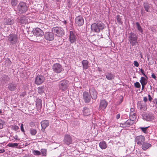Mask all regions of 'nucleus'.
Listing matches in <instances>:
<instances>
[{
    "mask_svg": "<svg viewBox=\"0 0 157 157\" xmlns=\"http://www.w3.org/2000/svg\"><path fill=\"white\" fill-rule=\"evenodd\" d=\"M104 27V25L101 21H99L97 23H94L91 25V29L92 31L99 33L101 30H102Z\"/></svg>",
    "mask_w": 157,
    "mask_h": 157,
    "instance_id": "f257e3e1",
    "label": "nucleus"
},
{
    "mask_svg": "<svg viewBox=\"0 0 157 157\" xmlns=\"http://www.w3.org/2000/svg\"><path fill=\"white\" fill-rule=\"evenodd\" d=\"M129 41L132 46L136 45L138 43L137 35L135 33L131 32L129 34Z\"/></svg>",
    "mask_w": 157,
    "mask_h": 157,
    "instance_id": "f03ea898",
    "label": "nucleus"
},
{
    "mask_svg": "<svg viewBox=\"0 0 157 157\" xmlns=\"http://www.w3.org/2000/svg\"><path fill=\"white\" fill-rule=\"evenodd\" d=\"M7 39L11 45L16 44L18 42L17 36L15 34H11L7 37Z\"/></svg>",
    "mask_w": 157,
    "mask_h": 157,
    "instance_id": "7ed1b4c3",
    "label": "nucleus"
},
{
    "mask_svg": "<svg viewBox=\"0 0 157 157\" xmlns=\"http://www.w3.org/2000/svg\"><path fill=\"white\" fill-rule=\"evenodd\" d=\"M52 31L56 36L58 37L62 36L64 34V30L61 27H53Z\"/></svg>",
    "mask_w": 157,
    "mask_h": 157,
    "instance_id": "20e7f679",
    "label": "nucleus"
},
{
    "mask_svg": "<svg viewBox=\"0 0 157 157\" xmlns=\"http://www.w3.org/2000/svg\"><path fill=\"white\" fill-rule=\"evenodd\" d=\"M59 90L62 91H64L67 90L69 86V82L66 80L60 81L59 83Z\"/></svg>",
    "mask_w": 157,
    "mask_h": 157,
    "instance_id": "39448f33",
    "label": "nucleus"
},
{
    "mask_svg": "<svg viewBox=\"0 0 157 157\" xmlns=\"http://www.w3.org/2000/svg\"><path fill=\"white\" fill-rule=\"evenodd\" d=\"M17 9L20 13L25 12L28 10V7L26 3L23 2H20L17 6Z\"/></svg>",
    "mask_w": 157,
    "mask_h": 157,
    "instance_id": "423d86ee",
    "label": "nucleus"
},
{
    "mask_svg": "<svg viewBox=\"0 0 157 157\" xmlns=\"http://www.w3.org/2000/svg\"><path fill=\"white\" fill-rule=\"evenodd\" d=\"M52 69L54 72L59 73L63 70V68L61 65L58 63H56L53 64Z\"/></svg>",
    "mask_w": 157,
    "mask_h": 157,
    "instance_id": "0eeeda50",
    "label": "nucleus"
},
{
    "mask_svg": "<svg viewBox=\"0 0 157 157\" xmlns=\"http://www.w3.org/2000/svg\"><path fill=\"white\" fill-rule=\"evenodd\" d=\"M63 142L66 145H69L72 144L73 142L72 137L69 134H66L64 136Z\"/></svg>",
    "mask_w": 157,
    "mask_h": 157,
    "instance_id": "6e6552de",
    "label": "nucleus"
},
{
    "mask_svg": "<svg viewBox=\"0 0 157 157\" xmlns=\"http://www.w3.org/2000/svg\"><path fill=\"white\" fill-rule=\"evenodd\" d=\"M144 119L147 121H151L154 120V117L152 113H145L143 116Z\"/></svg>",
    "mask_w": 157,
    "mask_h": 157,
    "instance_id": "1a4fd4ad",
    "label": "nucleus"
},
{
    "mask_svg": "<svg viewBox=\"0 0 157 157\" xmlns=\"http://www.w3.org/2000/svg\"><path fill=\"white\" fill-rule=\"evenodd\" d=\"M76 35L75 32L72 31H70L69 34V39L71 43L73 44L76 41Z\"/></svg>",
    "mask_w": 157,
    "mask_h": 157,
    "instance_id": "9d476101",
    "label": "nucleus"
},
{
    "mask_svg": "<svg viewBox=\"0 0 157 157\" xmlns=\"http://www.w3.org/2000/svg\"><path fill=\"white\" fill-rule=\"evenodd\" d=\"M44 38L47 40H53L54 38V33L53 32H46L45 33Z\"/></svg>",
    "mask_w": 157,
    "mask_h": 157,
    "instance_id": "9b49d317",
    "label": "nucleus"
},
{
    "mask_svg": "<svg viewBox=\"0 0 157 157\" xmlns=\"http://www.w3.org/2000/svg\"><path fill=\"white\" fill-rule=\"evenodd\" d=\"M45 80L44 77L42 75H38L35 78V83L37 85L41 84Z\"/></svg>",
    "mask_w": 157,
    "mask_h": 157,
    "instance_id": "f8f14e48",
    "label": "nucleus"
},
{
    "mask_svg": "<svg viewBox=\"0 0 157 157\" xmlns=\"http://www.w3.org/2000/svg\"><path fill=\"white\" fill-rule=\"evenodd\" d=\"M137 105L138 108L140 110L142 111H145L147 109V104L146 103L140 101H138Z\"/></svg>",
    "mask_w": 157,
    "mask_h": 157,
    "instance_id": "ddd939ff",
    "label": "nucleus"
},
{
    "mask_svg": "<svg viewBox=\"0 0 157 157\" xmlns=\"http://www.w3.org/2000/svg\"><path fill=\"white\" fill-rule=\"evenodd\" d=\"M108 105V102L105 100H102L100 101L99 109L100 110H103L105 109Z\"/></svg>",
    "mask_w": 157,
    "mask_h": 157,
    "instance_id": "4468645a",
    "label": "nucleus"
},
{
    "mask_svg": "<svg viewBox=\"0 0 157 157\" xmlns=\"http://www.w3.org/2000/svg\"><path fill=\"white\" fill-rule=\"evenodd\" d=\"M145 140V138L144 136L142 135L137 136L135 140V141L137 144L139 145H141L144 142Z\"/></svg>",
    "mask_w": 157,
    "mask_h": 157,
    "instance_id": "2eb2a0df",
    "label": "nucleus"
},
{
    "mask_svg": "<svg viewBox=\"0 0 157 157\" xmlns=\"http://www.w3.org/2000/svg\"><path fill=\"white\" fill-rule=\"evenodd\" d=\"M133 123V121H132L130 119H128L124 123H121L120 126L121 127L127 128L129 127Z\"/></svg>",
    "mask_w": 157,
    "mask_h": 157,
    "instance_id": "dca6fc26",
    "label": "nucleus"
},
{
    "mask_svg": "<svg viewBox=\"0 0 157 157\" xmlns=\"http://www.w3.org/2000/svg\"><path fill=\"white\" fill-rule=\"evenodd\" d=\"M33 33L35 36H42L44 34L43 31L40 29L36 28L33 30Z\"/></svg>",
    "mask_w": 157,
    "mask_h": 157,
    "instance_id": "f3484780",
    "label": "nucleus"
},
{
    "mask_svg": "<svg viewBox=\"0 0 157 157\" xmlns=\"http://www.w3.org/2000/svg\"><path fill=\"white\" fill-rule=\"evenodd\" d=\"M89 92L91 98L93 99H96L97 97V92L94 88H91L90 89Z\"/></svg>",
    "mask_w": 157,
    "mask_h": 157,
    "instance_id": "a211bd4d",
    "label": "nucleus"
},
{
    "mask_svg": "<svg viewBox=\"0 0 157 157\" xmlns=\"http://www.w3.org/2000/svg\"><path fill=\"white\" fill-rule=\"evenodd\" d=\"M83 97L84 101L86 103L89 102L91 99V97L90 95L86 91H85L83 92Z\"/></svg>",
    "mask_w": 157,
    "mask_h": 157,
    "instance_id": "6ab92c4d",
    "label": "nucleus"
},
{
    "mask_svg": "<svg viewBox=\"0 0 157 157\" xmlns=\"http://www.w3.org/2000/svg\"><path fill=\"white\" fill-rule=\"evenodd\" d=\"M75 22L76 24L79 26H82L84 23V20L81 16L76 17L75 19Z\"/></svg>",
    "mask_w": 157,
    "mask_h": 157,
    "instance_id": "aec40b11",
    "label": "nucleus"
},
{
    "mask_svg": "<svg viewBox=\"0 0 157 157\" xmlns=\"http://www.w3.org/2000/svg\"><path fill=\"white\" fill-rule=\"evenodd\" d=\"M19 22L22 25H25L28 23V17L23 16L20 17Z\"/></svg>",
    "mask_w": 157,
    "mask_h": 157,
    "instance_id": "412c9836",
    "label": "nucleus"
},
{
    "mask_svg": "<svg viewBox=\"0 0 157 157\" xmlns=\"http://www.w3.org/2000/svg\"><path fill=\"white\" fill-rule=\"evenodd\" d=\"M40 124L42 129L45 130L46 127L48 126L49 122L48 120H44L42 121Z\"/></svg>",
    "mask_w": 157,
    "mask_h": 157,
    "instance_id": "4be33fe9",
    "label": "nucleus"
},
{
    "mask_svg": "<svg viewBox=\"0 0 157 157\" xmlns=\"http://www.w3.org/2000/svg\"><path fill=\"white\" fill-rule=\"evenodd\" d=\"M17 86V84L16 83L11 82L9 84L8 89L11 91L15 90Z\"/></svg>",
    "mask_w": 157,
    "mask_h": 157,
    "instance_id": "5701e85b",
    "label": "nucleus"
},
{
    "mask_svg": "<svg viewBox=\"0 0 157 157\" xmlns=\"http://www.w3.org/2000/svg\"><path fill=\"white\" fill-rule=\"evenodd\" d=\"M13 23V20L11 18H6L4 20L5 25H12Z\"/></svg>",
    "mask_w": 157,
    "mask_h": 157,
    "instance_id": "b1692460",
    "label": "nucleus"
},
{
    "mask_svg": "<svg viewBox=\"0 0 157 157\" xmlns=\"http://www.w3.org/2000/svg\"><path fill=\"white\" fill-rule=\"evenodd\" d=\"M151 146V144L145 142L143 143L142 145V148L144 150H146Z\"/></svg>",
    "mask_w": 157,
    "mask_h": 157,
    "instance_id": "393cba45",
    "label": "nucleus"
},
{
    "mask_svg": "<svg viewBox=\"0 0 157 157\" xmlns=\"http://www.w3.org/2000/svg\"><path fill=\"white\" fill-rule=\"evenodd\" d=\"M99 146L102 149H105L107 148V145L105 141H102L99 143Z\"/></svg>",
    "mask_w": 157,
    "mask_h": 157,
    "instance_id": "a878e982",
    "label": "nucleus"
},
{
    "mask_svg": "<svg viewBox=\"0 0 157 157\" xmlns=\"http://www.w3.org/2000/svg\"><path fill=\"white\" fill-rule=\"evenodd\" d=\"M115 75L112 74L111 72H107L106 75V78L109 80H111L112 79L114 78Z\"/></svg>",
    "mask_w": 157,
    "mask_h": 157,
    "instance_id": "bb28decb",
    "label": "nucleus"
},
{
    "mask_svg": "<svg viewBox=\"0 0 157 157\" xmlns=\"http://www.w3.org/2000/svg\"><path fill=\"white\" fill-rule=\"evenodd\" d=\"M82 64L83 69L86 70L89 67L88 62L86 60H83L82 61Z\"/></svg>",
    "mask_w": 157,
    "mask_h": 157,
    "instance_id": "cd10ccee",
    "label": "nucleus"
},
{
    "mask_svg": "<svg viewBox=\"0 0 157 157\" xmlns=\"http://www.w3.org/2000/svg\"><path fill=\"white\" fill-rule=\"evenodd\" d=\"M136 25L138 30L141 33H143V29L140 23L138 22H136Z\"/></svg>",
    "mask_w": 157,
    "mask_h": 157,
    "instance_id": "c85d7f7f",
    "label": "nucleus"
},
{
    "mask_svg": "<svg viewBox=\"0 0 157 157\" xmlns=\"http://www.w3.org/2000/svg\"><path fill=\"white\" fill-rule=\"evenodd\" d=\"M136 114H133L132 115H131L130 114V119L132 121H133V123H134V121L136 120Z\"/></svg>",
    "mask_w": 157,
    "mask_h": 157,
    "instance_id": "c756f323",
    "label": "nucleus"
},
{
    "mask_svg": "<svg viewBox=\"0 0 157 157\" xmlns=\"http://www.w3.org/2000/svg\"><path fill=\"white\" fill-rule=\"evenodd\" d=\"M140 81L141 84L146 85L147 83L146 79L143 77H141Z\"/></svg>",
    "mask_w": 157,
    "mask_h": 157,
    "instance_id": "7c9ffc66",
    "label": "nucleus"
},
{
    "mask_svg": "<svg viewBox=\"0 0 157 157\" xmlns=\"http://www.w3.org/2000/svg\"><path fill=\"white\" fill-rule=\"evenodd\" d=\"M18 144L17 143H10L7 145L9 147H17L18 146Z\"/></svg>",
    "mask_w": 157,
    "mask_h": 157,
    "instance_id": "2f4dec72",
    "label": "nucleus"
},
{
    "mask_svg": "<svg viewBox=\"0 0 157 157\" xmlns=\"http://www.w3.org/2000/svg\"><path fill=\"white\" fill-rule=\"evenodd\" d=\"M144 6L145 10L147 12H148V10L150 8V6L149 4L147 3H144Z\"/></svg>",
    "mask_w": 157,
    "mask_h": 157,
    "instance_id": "473e14b6",
    "label": "nucleus"
},
{
    "mask_svg": "<svg viewBox=\"0 0 157 157\" xmlns=\"http://www.w3.org/2000/svg\"><path fill=\"white\" fill-rule=\"evenodd\" d=\"M10 3L13 6H15L17 4V0H10Z\"/></svg>",
    "mask_w": 157,
    "mask_h": 157,
    "instance_id": "72a5a7b5",
    "label": "nucleus"
},
{
    "mask_svg": "<svg viewBox=\"0 0 157 157\" xmlns=\"http://www.w3.org/2000/svg\"><path fill=\"white\" fill-rule=\"evenodd\" d=\"M37 89L38 93L40 94H41L44 92V89H43V87L42 86L38 87Z\"/></svg>",
    "mask_w": 157,
    "mask_h": 157,
    "instance_id": "f704fd0d",
    "label": "nucleus"
},
{
    "mask_svg": "<svg viewBox=\"0 0 157 157\" xmlns=\"http://www.w3.org/2000/svg\"><path fill=\"white\" fill-rule=\"evenodd\" d=\"M148 127H140V128L141 129V130L144 133L146 134L147 132V129Z\"/></svg>",
    "mask_w": 157,
    "mask_h": 157,
    "instance_id": "c9c22d12",
    "label": "nucleus"
},
{
    "mask_svg": "<svg viewBox=\"0 0 157 157\" xmlns=\"http://www.w3.org/2000/svg\"><path fill=\"white\" fill-rule=\"evenodd\" d=\"M30 132L31 134L32 135L34 136L36 134L37 131L35 129H31L30 130Z\"/></svg>",
    "mask_w": 157,
    "mask_h": 157,
    "instance_id": "e433bc0d",
    "label": "nucleus"
},
{
    "mask_svg": "<svg viewBox=\"0 0 157 157\" xmlns=\"http://www.w3.org/2000/svg\"><path fill=\"white\" fill-rule=\"evenodd\" d=\"M42 156H46L47 154V150L45 149H42L41 150V152Z\"/></svg>",
    "mask_w": 157,
    "mask_h": 157,
    "instance_id": "4c0bfd02",
    "label": "nucleus"
},
{
    "mask_svg": "<svg viewBox=\"0 0 157 157\" xmlns=\"http://www.w3.org/2000/svg\"><path fill=\"white\" fill-rule=\"evenodd\" d=\"M33 153L34 155H39L41 154V152L38 150H34L33 151Z\"/></svg>",
    "mask_w": 157,
    "mask_h": 157,
    "instance_id": "58836bf2",
    "label": "nucleus"
},
{
    "mask_svg": "<svg viewBox=\"0 0 157 157\" xmlns=\"http://www.w3.org/2000/svg\"><path fill=\"white\" fill-rule=\"evenodd\" d=\"M136 114V111L135 109L133 108H131V109L130 112V114L131 115H132L133 114Z\"/></svg>",
    "mask_w": 157,
    "mask_h": 157,
    "instance_id": "ea45409f",
    "label": "nucleus"
},
{
    "mask_svg": "<svg viewBox=\"0 0 157 157\" xmlns=\"http://www.w3.org/2000/svg\"><path fill=\"white\" fill-rule=\"evenodd\" d=\"M12 129L15 131H17L19 129V127L15 125H12L11 126Z\"/></svg>",
    "mask_w": 157,
    "mask_h": 157,
    "instance_id": "a19ab883",
    "label": "nucleus"
},
{
    "mask_svg": "<svg viewBox=\"0 0 157 157\" xmlns=\"http://www.w3.org/2000/svg\"><path fill=\"white\" fill-rule=\"evenodd\" d=\"M4 123L5 122L3 121L0 120V129H2L3 128Z\"/></svg>",
    "mask_w": 157,
    "mask_h": 157,
    "instance_id": "79ce46f5",
    "label": "nucleus"
},
{
    "mask_svg": "<svg viewBox=\"0 0 157 157\" xmlns=\"http://www.w3.org/2000/svg\"><path fill=\"white\" fill-rule=\"evenodd\" d=\"M116 19L117 22H118L119 23H121V19L119 15H117V16Z\"/></svg>",
    "mask_w": 157,
    "mask_h": 157,
    "instance_id": "37998d69",
    "label": "nucleus"
},
{
    "mask_svg": "<svg viewBox=\"0 0 157 157\" xmlns=\"http://www.w3.org/2000/svg\"><path fill=\"white\" fill-rule=\"evenodd\" d=\"M134 86L137 88H139L140 87V85L138 82H136L134 83Z\"/></svg>",
    "mask_w": 157,
    "mask_h": 157,
    "instance_id": "c03bdc74",
    "label": "nucleus"
},
{
    "mask_svg": "<svg viewBox=\"0 0 157 157\" xmlns=\"http://www.w3.org/2000/svg\"><path fill=\"white\" fill-rule=\"evenodd\" d=\"M11 62L8 59L6 61V64L7 65H10L11 64Z\"/></svg>",
    "mask_w": 157,
    "mask_h": 157,
    "instance_id": "a18cd8bd",
    "label": "nucleus"
},
{
    "mask_svg": "<svg viewBox=\"0 0 157 157\" xmlns=\"http://www.w3.org/2000/svg\"><path fill=\"white\" fill-rule=\"evenodd\" d=\"M21 131L23 132H25V131L24 129V125L23 124H21L20 127Z\"/></svg>",
    "mask_w": 157,
    "mask_h": 157,
    "instance_id": "49530a36",
    "label": "nucleus"
},
{
    "mask_svg": "<svg viewBox=\"0 0 157 157\" xmlns=\"http://www.w3.org/2000/svg\"><path fill=\"white\" fill-rule=\"evenodd\" d=\"M134 65L136 67H138L139 66V64L138 62L136 61H134Z\"/></svg>",
    "mask_w": 157,
    "mask_h": 157,
    "instance_id": "de8ad7c7",
    "label": "nucleus"
},
{
    "mask_svg": "<svg viewBox=\"0 0 157 157\" xmlns=\"http://www.w3.org/2000/svg\"><path fill=\"white\" fill-rule=\"evenodd\" d=\"M9 2V0H3V2L6 4H7Z\"/></svg>",
    "mask_w": 157,
    "mask_h": 157,
    "instance_id": "09e8293b",
    "label": "nucleus"
},
{
    "mask_svg": "<svg viewBox=\"0 0 157 157\" xmlns=\"http://www.w3.org/2000/svg\"><path fill=\"white\" fill-rule=\"evenodd\" d=\"M13 138L16 140H19V139H18V136L17 135H16L14 136H13Z\"/></svg>",
    "mask_w": 157,
    "mask_h": 157,
    "instance_id": "8fccbe9b",
    "label": "nucleus"
},
{
    "mask_svg": "<svg viewBox=\"0 0 157 157\" xmlns=\"http://www.w3.org/2000/svg\"><path fill=\"white\" fill-rule=\"evenodd\" d=\"M148 97L149 101H151L152 99V97H151V96L149 94L148 95Z\"/></svg>",
    "mask_w": 157,
    "mask_h": 157,
    "instance_id": "3c124183",
    "label": "nucleus"
},
{
    "mask_svg": "<svg viewBox=\"0 0 157 157\" xmlns=\"http://www.w3.org/2000/svg\"><path fill=\"white\" fill-rule=\"evenodd\" d=\"M143 100H144V102L145 103L147 101V98L146 97H144Z\"/></svg>",
    "mask_w": 157,
    "mask_h": 157,
    "instance_id": "603ef678",
    "label": "nucleus"
},
{
    "mask_svg": "<svg viewBox=\"0 0 157 157\" xmlns=\"http://www.w3.org/2000/svg\"><path fill=\"white\" fill-rule=\"evenodd\" d=\"M5 152V149H0V153H2Z\"/></svg>",
    "mask_w": 157,
    "mask_h": 157,
    "instance_id": "864d4df0",
    "label": "nucleus"
},
{
    "mask_svg": "<svg viewBox=\"0 0 157 157\" xmlns=\"http://www.w3.org/2000/svg\"><path fill=\"white\" fill-rule=\"evenodd\" d=\"M140 71L142 73L143 75L146 76V75H145L144 73V71L143 69H140Z\"/></svg>",
    "mask_w": 157,
    "mask_h": 157,
    "instance_id": "5fc2aeb1",
    "label": "nucleus"
},
{
    "mask_svg": "<svg viewBox=\"0 0 157 157\" xmlns=\"http://www.w3.org/2000/svg\"><path fill=\"white\" fill-rule=\"evenodd\" d=\"M151 77L152 78H153L154 79H156V77L154 73H153L152 74Z\"/></svg>",
    "mask_w": 157,
    "mask_h": 157,
    "instance_id": "6e6d98bb",
    "label": "nucleus"
},
{
    "mask_svg": "<svg viewBox=\"0 0 157 157\" xmlns=\"http://www.w3.org/2000/svg\"><path fill=\"white\" fill-rule=\"evenodd\" d=\"M151 30L153 32H154L156 31L155 29L154 28V27H152L151 28Z\"/></svg>",
    "mask_w": 157,
    "mask_h": 157,
    "instance_id": "4d7b16f0",
    "label": "nucleus"
},
{
    "mask_svg": "<svg viewBox=\"0 0 157 157\" xmlns=\"http://www.w3.org/2000/svg\"><path fill=\"white\" fill-rule=\"evenodd\" d=\"M120 114H117V116H116V118L117 119H119L120 117Z\"/></svg>",
    "mask_w": 157,
    "mask_h": 157,
    "instance_id": "13d9d810",
    "label": "nucleus"
},
{
    "mask_svg": "<svg viewBox=\"0 0 157 157\" xmlns=\"http://www.w3.org/2000/svg\"><path fill=\"white\" fill-rule=\"evenodd\" d=\"M97 69L98 71L100 72L102 71V70L101 68L98 67Z\"/></svg>",
    "mask_w": 157,
    "mask_h": 157,
    "instance_id": "bf43d9fd",
    "label": "nucleus"
},
{
    "mask_svg": "<svg viewBox=\"0 0 157 157\" xmlns=\"http://www.w3.org/2000/svg\"><path fill=\"white\" fill-rule=\"evenodd\" d=\"M142 85V90H143L144 88V86H145L146 85H143V84H141Z\"/></svg>",
    "mask_w": 157,
    "mask_h": 157,
    "instance_id": "052dcab7",
    "label": "nucleus"
},
{
    "mask_svg": "<svg viewBox=\"0 0 157 157\" xmlns=\"http://www.w3.org/2000/svg\"><path fill=\"white\" fill-rule=\"evenodd\" d=\"M23 157H30V156L29 155H25Z\"/></svg>",
    "mask_w": 157,
    "mask_h": 157,
    "instance_id": "680f3d73",
    "label": "nucleus"
},
{
    "mask_svg": "<svg viewBox=\"0 0 157 157\" xmlns=\"http://www.w3.org/2000/svg\"><path fill=\"white\" fill-rule=\"evenodd\" d=\"M25 94H26L25 93H23V94H22V95H22L23 96H24V95H25Z\"/></svg>",
    "mask_w": 157,
    "mask_h": 157,
    "instance_id": "e2e57ef3",
    "label": "nucleus"
},
{
    "mask_svg": "<svg viewBox=\"0 0 157 157\" xmlns=\"http://www.w3.org/2000/svg\"><path fill=\"white\" fill-rule=\"evenodd\" d=\"M63 23L64 24H66L67 23V21H63Z\"/></svg>",
    "mask_w": 157,
    "mask_h": 157,
    "instance_id": "0e129e2a",
    "label": "nucleus"
},
{
    "mask_svg": "<svg viewBox=\"0 0 157 157\" xmlns=\"http://www.w3.org/2000/svg\"><path fill=\"white\" fill-rule=\"evenodd\" d=\"M39 102H40V104H41V103H40V102H41V100H39Z\"/></svg>",
    "mask_w": 157,
    "mask_h": 157,
    "instance_id": "69168bd1",
    "label": "nucleus"
},
{
    "mask_svg": "<svg viewBox=\"0 0 157 157\" xmlns=\"http://www.w3.org/2000/svg\"><path fill=\"white\" fill-rule=\"evenodd\" d=\"M6 77L7 78H8V76H6Z\"/></svg>",
    "mask_w": 157,
    "mask_h": 157,
    "instance_id": "338daca9",
    "label": "nucleus"
}]
</instances>
